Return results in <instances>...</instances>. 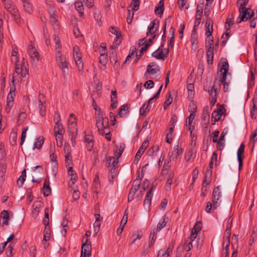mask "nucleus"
<instances>
[{
	"mask_svg": "<svg viewBox=\"0 0 257 257\" xmlns=\"http://www.w3.org/2000/svg\"><path fill=\"white\" fill-rule=\"evenodd\" d=\"M24 61L25 59L23 58L21 64H16L15 66V71L13 74L12 81L13 84L16 79L25 77L28 74V69L27 68L28 64L26 63Z\"/></svg>",
	"mask_w": 257,
	"mask_h": 257,
	"instance_id": "1",
	"label": "nucleus"
},
{
	"mask_svg": "<svg viewBox=\"0 0 257 257\" xmlns=\"http://www.w3.org/2000/svg\"><path fill=\"white\" fill-rule=\"evenodd\" d=\"M220 63L221 64V67L220 71L222 72L223 71V72L221 73L222 76L220 79H218L217 78H216L214 80L213 86H214V88H216L217 87H219L221 84H223L225 81H226L227 73L229 69V65L227 60L226 59L222 58L220 60Z\"/></svg>",
	"mask_w": 257,
	"mask_h": 257,
	"instance_id": "2",
	"label": "nucleus"
},
{
	"mask_svg": "<svg viewBox=\"0 0 257 257\" xmlns=\"http://www.w3.org/2000/svg\"><path fill=\"white\" fill-rule=\"evenodd\" d=\"M56 58L58 67L62 71L64 75H66L68 72V67L66 61V58L61 52H56Z\"/></svg>",
	"mask_w": 257,
	"mask_h": 257,
	"instance_id": "3",
	"label": "nucleus"
},
{
	"mask_svg": "<svg viewBox=\"0 0 257 257\" xmlns=\"http://www.w3.org/2000/svg\"><path fill=\"white\" fill-rule=\"evenodd\" d=\"M163 87V84H162L158 90L157 93L152 98H151L148 101L147 104H144L143 106L140 109V114L141 115L145 116L147 113H148L151 109L150 103L154 100H156L161 92L162 88Z\"/></svg>",
	"mask_w": 257,
	"mask_h": 257,
	"instance_id": "4",
	"label": "nucleus"
},
{
	"mask_svg": "<svg viewBox=\"0 0 257 257\" xmlns=\"http://www.w3.org/2000/svg\"><path fill=\"white\" fill-rule=\"evenodd\" d=\"M96 125L98 128L99 134L103 135L106 130L109 129V121L107 117H104L102 119L96 120Z\"/></svg>",
	"mask_w": 257,
	"mask_h": 257,
	"instance_id": "5",
	"label": "nucleus"
},
{
	"mask_svg": "<svg viewBox=\"0 0 257 257\" xmlns=\"http://www.w3.org/2000/svg\"><path fill=\"white\" fill-rule=\"evenodd\" d=\"M203 3H200L197 5V11L195 16V21L194 23V28L192 30L193 35H195L196 30L200 24L202 15L203 13Z\"/></svg>",
	"mask_w": 257,
	"mask_h": 257,
	"instance_id": "6",
	"label": "nucleus"
},
{
	"mask_svg": "<svg viewBox=\"0 0 257 257\" xmlns=\"http://www.w3.org/2000/svg\"><path fill=\"white\" fill-rule=\"evenodd\" d=\"M164 43L161 44V46L156 50L152 54V56L157 59H162L164 60L168 56L169 50L168 48L163 50Z\"/></svg>",
	"mask_w": 257,
	"mask_h": 257,
	"instance_id": "7",
	"label": "nucleus"
},
{
	"mask_svg": "<svg viewBox=\"0 0 257 257\" xmlns=\"http://www.w3.org/2000/svg\"><path fill=\"white\" fill-rule=\"evenodd\" d=\"M239 13L240 19L239 21H237V23L239 24L242 21H246L249 19H251L253 16V12L251 9L246 8H241L239 9Z\"/></svg>",
	"mask_w": 257,
	"mask_h": 257,
	"instance_id": "8",
	"label": "nucleus"
},
{
	"mask_svg": "<svg viewBox=\"0 0 257 257\" xmlns=\"http://www.w3.org/2000/svg\"><path fill=\"white\" fill-rule=\"evenodd\" d=\"M76 118L74 117L73 120L68 119L67 131L70 134L71 140L75 138L77 135L78 129L77 127Z\"/></svg>",
	"mask_w": 257,
	"mask_h": 257,
	"instance_id": "9",
	"label": "nucleus"
},
{
	"mask_svg": "<svg viewBox=\"0 0 257 257\" xmlns=\"http://www.w3.org/2000/svg\"><path fill=\"white\" fill-rule=\"evenodd\" d=\"M28 54L34 62H37L39 59V53L34 47V44L31 41L28 47Z\"/></svg>",
	"mask_w": 257,
	"mask_h": 257,
	"instance_id": "10",
	"label": "nucleus"
},
{
	"mask_svg": "<svg viewBox=\"0 0 257 257\" xmlns=\"http://www.w3.org/2000/svg\"><path fill=\"white\" fill-rule=\"evenodd\" d=\"M82 241L83 242L85 241L82 245L81 247V255L86 257L89 256L90 257L91 255V246L90 243H87L88 239L87 238H83Z\"/></svg>",
	"mask_w": 257,
	"mask_h": 257,
	"instance_id": "11",
	"label": "nucleus"
},
{
	"mask_svg": "<svg viewBox=\"0 0 257 257\" xmlns=\"http://www.w3.org/2000/svg\"><path fill=\"white\" fill-rule=\"evenodd\" d=\"M148 146H149V141L148 140H145L143 142L141 146L139 148V150L137 152V154L135 156V159L134 160V163L135 164H138V163L139 162V161L140 160V159L141 158V156L145 152L146 149L148 148Z\"/></svg>",
	"mask_w": 257,
	"mask_h": 257,
	"instance_id": "12",
	"label": "nucleus"
},
{
	"mask_svg": "<svg viewBox=\"0 0 257 257\" xmlns=\"http://www.w3.org/2000/svg\"><path fill=\"white\" fill-rule=\"evenodd\" d=\"M221 193L219 192V186L214 188L212 193V203L213 209H216L219 205L218 201L221 197Z\"/></svg>",
	"mask_w": 257,
	"mask_h": 257,
	"instance_id": "13",
	"label": "nucleus"
},
{
	"mask_svg": "<svg viewBox=\"0 0 257 257\" xmlns=\"http://www.w3.org/2000/svg\"><path fill=\"white\" fill-rule=\"evenodd\" d=\"M140 187L139 180L136 179L133 183V186L130 189L128 196V201H132L135 198V196Z\"/></svg>",
	"mask_w": 257,
	"mask_h": 257,
	"instance_id": "14",
	"label": "nucleus"
},
{
	"mask_svg": "<svg viewBox=\"0 0 257 257\" xmlns=\"http://www.w3.org/2000/svg\"><path fill=\"white\" fill-rule=\"evenodd\" d=\"M223 109V107H221L219 110H215L212 112L211 122L213 125L215 124V122L218 121L221 118Z\"/></svg>",
	"mask_w": 257,
	"mask_h": 257,
	"instance_id": "15",
	"label": "nucleus"
},
{
	"mask_svg": "<svg viewBox=\"0 0 257 257\" xmlns=\"http://www.w3.org/2000/svg\"><path fill=\"white\" fill-rule=\"evenodd\" d=\"M23 4V9L26 13L29 14H32L33 12V4L29 0H21Z\"/></svg>",
	"mask_w": 257,
	"mask_h": 257,
	"instance_id": "16",
	"label": "nucleus"
},
{
	"mask_svg": "<svg viewBox=\"0 0 257 257\" xmlns=\"http://www.w3.org/2000/svg\"><path fill=\"white\" fill-rule=\"evenodd\" d=\"M210 95V103L213 106L216 102L217 100V89L212 86L211 90L208 91Z\"/></svg>",
	"mask_w": 257,
	"mask_h": 257,
	"instance_id": "17",
	"label": "nucleus"
},
{
	"mask_svg": "<svg viewBox=\"0 0 257 257\" xmlns=\"http://www.w3.org/2000/svg\"><path fill=\"white\" fill-rule=\"evenodd\" d=\"M244 145L243 143H241L240 145L239 149H238L237 156V160L239 162L238 168L239 170H240L242 167V160L243 159L241 156V154L243 153L244 151Z\"/></svg>",
	"mask_w": 257,
	"mask_h": 257,
	"instance_id": "18",
	"label": "nucleus"
},
{
	"mask_svg": "<svg viewBox=\"0 0 257 257\" xmlns=\"http://www.w3.org/2000/svg\"><path fill=\"white\" fill-rule=\"evenodd\" d=\"M13 17L14 21L17 24H20L21 23L22 19L17 8L14 9L9 12Z\"/></svg>",
	"mask_w": 257,
	"mask_h": 257,
	"instance_id": "19",
	"label": "nucleus"
},
{
	"mask_svg": "<svg viewBox=\"0 0 257 257\" xmlns=\"http://www.w3.org/2000/svg\"><path fill=\"white\" fill-rule=\"evenodd\" d=\"M13 17L14 21L17 24H20L21 23L22 19L17 8L14 9L9 12Z\"/></svg>",
	"mask_w": 257,
	"mask_h": 257,
	"instance_id": "20",
	"label": "nucleus"
},
{
	"mask_svg": "<svg viewBox=\"0 0 257 257\" xmlns=\"http://www.w3.org/2000/svg\"><path fill=\"white\" fill-rule=\"evenodd\" d=\"M85 142L87 143L86 147L89 151H91L94 146L93 136L92 135H85Z\"/></svg>",
	"mask_w": 257,
	"mask_h": 257,
	"instance_id": "21",
	"label": "nucleus"
},
{
	"mask_svg": "<svg viewBox=\"0 0 257 257\" xmlns=\"http://www.w3.org/2000/svg\"><path fill=\"white\" fill-rule=\"evenodd\" d=\"M5 8L8 12L16 8L17 7L12 0H2Z\"/></svg>",
	"mask_w": 257,
	"mask_h": 257,
	"instance_id": "22",
	"label": "nucleus"
},
{
	"mask_svg": "<svg viewBox=\"0 0 257 257\" xmlns=\"http://www.w3.org/2000/svg\"><path fill=\"white\" fill-rule=\"evenodd\" d=\"M43 194L44 196H48L51 192V189L49 186V178L47 177L43 184Z\"/></svg>",
	"mask_w": 257,
	"mask_h": 257,
	"instance_id": "23",
	"label": "nucleus"
},
{
	"mask_svg": "<svg viewBox=\"0 0 257 257\" xmlns=\"http://www.w3.org/2000/svg\"><path fill=\"white\" fill-rule=\"evenodd\" d=\"M153 188L150 189L149 191L147 192L144 202V205L145 207L147 206L148 207H149L151 205V201L153 195Z\"/></svg>",
	"mask_w": 257,
	"mask_h": 257,
	"instance_id": "24",
	"label": "nucleus"
},
{
	"mask_svg": "<svg viewBox=\"0 0 257 257\" xmlns=\"http://www.w3.org/2000/svg\"><path fill=\"white\" fill-rule=\"evenodd\" d=\"M232 220L233 218L231 217H230L227 220L224 237H228V238H230Z\"/></svg>",
	"mask_w": 257,
	"mask_h": 257,
	"instance_id": "25",
	"label": "nucleus"
},
{
	"mask_svg": "<svg viewBox=\"0 0 257 257\" xmlns=\"http://www.w3.org/2000/svg\"><path fill=\"white\" fill-rule=\"evenodd\" d=\"M209 108L208 106L204 107L201 116L202 121H204L206 124L209 123Z\"/></svg>",
	"mask_w": 257,
	"mask_h": 257,
	"instance_id": "26",
	"label": "nucleus"
},
{
	"mask_svg": "<svg viewBox=\"0 0 257 257\" xmlns=\"http://www.w3.org/2000/svg\"><path fill=\"white\" fill-rule=\"evenodd\" d=\"M146 73L150 74V78L154 79L160 75V69L147 68Z\"/></svg>",
	"mask_w": 257,
	"mask_h": 257,
	"instance_id": "27",
	"label": "nucleus"
},
{
	"mask_svg": "<svg viewBox=\"0 0 257 257\" xmlns=\"http://www.w3.org/2000/svg\"><path fill=\"white\" fill-rule=\"evenodd\" d=\"M111 107L112 109H115L117 107V92L115 90H112L111 93Z\"/></svg>",
	"mask_w": 257,
	"mask_h": 257,
	"instance_id": "28",
	"label": "nucleus"
},
{
	"mask_svg": "<svg viewBox=\"0 0 257 257\" xmlns=\"http://www.w3.org/2000/svg\"><path fill=\"white\" fill-rule=\"evenodd\" d=\"M164 10V3L163 1H160L158 5L156 7L155 12L157 15L160 16V17L163 14Z\"/></svg>",
	"mask_w": 257,
	"mask_h": 257,
	"instance_id": "29",
	"label": "nucleus"
},
{
	"mask_svg": "<svg viewBox=\"0 0 257 257\" xmlns=\"http://www.w3.org/2000/svg\"><path fill=\"white\" fill-rule=\"evenodd\" d=\"M139 45L140 46H142V48L140 50V53H143L146 52L148 47L150 46V43L149 42H146L145 38H143L139 41Z\"/></svg>",
	"mask_w": 257,
	"mask_h": 257,
	"instance_id": "30",
	"label": "nucleus"
},
{
	"mask_svg": "<svg viewBox=\"0 0 257 257\" xmlns=\"http://www.w3.org/2000/svg\"><path fill=\"white\" fill-rule=\"evenodd\" d=\"M65 130L61 123H57L55 125L54 128V135H63Z\"/></svg>",
	"mask_w": 257,
	"mask_h": 257,
	"instance_id": "31",
	"label": "nucleus"
},
{
	"mask_svg": "<svg viewBox=\"0 0 257 257\" xmlns=\"http://www.w3.org/2000/svg\"><path fill=\"white\" fill-rule=\"evenodd\" d=\"M183 153V149L179 148V146H176L172 153L171 158L173 160L176 159L178 157Z\"/></svg>",
	"mask_w": 257,
	"mask_h": 257,
	"instance_id": "32",
	"label": "nucleus"
},
{
	"mask_svg": "<svg viewBox=\"0 0 257 257\" xmlns=\"http://www.w3.org/2000/svg\"><path fill=\"white\" fill-rule=\"evenodd\" d=\"M205 26L206 34L207 36H212L213 32V23L212 21L209 19H207L206 21Z\"/></svg>",
	"mask_w": 257,
	"mask_h": 257,
	"instance_id": "33",
	"label": "nucleus"
},
{
	"mask_svg": "<svg viewBox=\"0 0 257 257\" xmlns=\"http://www.w3.org/2000/svg\"><path fill=\"white\" fill-rule=\"evenodd\" d=\"M44 142V138L43 137H39L36 140V142L34 143L33 147V150H34L36 149H40Z\"/></svg>",
	"mask_w": 257,
	"mask_h": 257,
	"instance_id": "34",
	"label": "nucleus"
},
{
	"mask_svg": "<svg viewBox=\"0 0 257 257\" xmlns=\"http://www.w3.org/2000/svg\"><path fill=\"white\" fill-rule=\"evenodd\" d=\"M75 8L76 10L78 12L79 14V16L80 17H84V9H83V3L82 2H76L75 3Z\"/></svg>",
	"mask_w": 257,
	"mask_h": 257,
	"instance_id": "35",
	"label": "nucleus"
},
{
	"mask_svg": "<svg viewBox=\"0 0 257 257\" xmlns=\"http://www.w3.org/2000/svg\"><path fill=\"white\" fill-rule=\"evenodd\" d=\"M102 220L103 218L102 217H95V221L93 224L94 231L95 234H96L99 231L101 221H102Z\"/></svg>",
	"mask_w": 257,
	"mask_h": 257,
	"instance_id": "36",
	"label": "nucleus"
},
{
	"mask_svg": "<svg viewBox=\"0 0 257 257\" xmlns=\"http://www.w3.org/2000/svg\"><path fill=\"white\" fill-rule=\"evenodd\" d=\"M174 176V172L173 171H171L169 174V178L167 180L166 184L165 186V189L167 191L171 189V185L173 182V178Z\"/></svg>",
	"mask_w": 257,
	"mask_h": 257,
	"instance_id": "37",
	"label": "nucleus"
},
{
	"mask_svg": "<svg viewBox=\"0 0 257 257\" xmlns=\"http://www.w3.org/2000/svg\"><path fill=\"white\" fill-rule=\"evenodd\" d=\"M40 204L39 202H35L32 205V214L34 218H36L39 212Z\"/></svg>",
	"mask_w": 257,
	"mask_h": 257,
	"instance_id": "38",
	"label": "nucleus"
},
{
	"mask_svg": "<svg viewBox=\"0 0 257 257\" xmlns=\"http://www.w3.org/2000/svg\"><path fill=\"white\" fill-rule=\"evenodd\" d=\"M93 17L95 21L97 22L98 25L99 26L101 25V18L102 16L101 15L100 11L97 9H95L93 11Z\"/></svg>",
	"mask_w": 257,
	"mask_h": 257,
	"instance_id": "39",
	"label": "nucleus"
},
{
	"mask_svg": "<svg viewBox=\"0 0 257 257\" xmlns=\"http://www.w3.org/2000/svg\"><path fill=\"white\" fill-rule=\"evenodd\" d=\"M195 117V114H190L189 116L187 118L186 121L188 123L187 126H188V130L190 131L191 134H192V131L194 129V126L192 125V123Z\"/></svg>",
	"mask_w": 257,
	"mask_h": 257,
	"instance_id": "40",
	"label": "nucleus"
},
{
	"mask_svg": "<svg viewBox=\"0 0 257 257\" xmlns=\"http://www.w3.org/2000/svg\"><path fill=\"white\" fill-rule=\"evenodd\" d=\"M1 217L3 219V223L8 225L10 219L9 212L7 210H3L1 213Z\"/></svg>",
	"mask_w": 257,
	"mask_h": 257,
	"instance_id": "41",
	"label": "nucleus"
},
{
	"mask_svg": "<svg viewBox=\"0 0 257 257\" xmlns=\"http://www.w3.org/2000/svg\"><path fill=\"white\" fill-rule=\"evenodd\" d=\"M39 113L41 116H44L46 113L45 102L42 101L41 98L39 100Z\"/></svg>",
	"mask_w": 257,
	"mask_h": 257,
	"instance_id": "42",
	"label": "nucleus"
},
{
	"mask_svg": "<svg viewBox=\"0 0 257 257\" xmlns=\"http://www.w3.org/2000/svg\"><path fill=\"white\" fill-rule=\"evenodd\" d=\"M213 38L212 36H207L206 39V47L207 48V50H213Z\"/></svg>",
	"mask_w": 257,
	"mask_h": 257,
	"instance_id": "43",
	"label": "nucleus"
},
{
	"mask_svg": "<svg viewBox=\"0 0 257 257\" xmlns=\"http://www.w3.org/2000/svg\"><path fill=\"white\" fill-rule=\"evenodd\" d=\"M53 41H54L55 45H56V47H55L56 51V52H58V51L61 52L62 46H61V42H60L59 37L58 36H57L56 35H53Z\"/></svg>",
	"mask_w": 257,
	"mask_h": 257,
	"instance_id": "44",
	"label": "nucleus"
},
{
	"mask_svg": "<svg viewBox=\"0 0 257 257\" xmlns=\"http://www.w3.org/2000/svg\"><path fill=\"white\" fill-rule=\"evenodd\" d=\"M128 110V107L127 104H123L119 108L118 115L120 117H122L127 113Z\"/></svg>",
	"mask_w": 257,
	"mask_h": 257,
	"instance_id": "45",
	"label": "nucleus"
},
{
	"mask_svg": "<svg viewBox=\"0 0 257 257\" xmlns=\"http://www.w3.org/2000/svg\"><path fill=\"white\" fill-rule=\"evenodd\" d=\"M159 146L158 145H154L148 150L147 154L150 156H156L159 151Z\"/></svg>",
	"mask_w": 257,
	"mask_h": 257,
	"instance_id": "46",
	"label": "nucleus"
},
{
	"mask_svg": "<svg viewBox=\"0 0 257 257\" xmlns=\"http://www.w3.org/2000/svg\"><path fill=\"white\" fill-rule=\"evenodd\" d=\"M73 52L74 61L77 59H82L81 54L80 52V50L78 46H75L73 47Z\"/></svg>",
	"mask_w": 257,
	"mask_h": 257,
	"instance_id": "47",
	"label": "nucleus"
},
{
	"mask_svg": "<svg viewBox=\"0 0 257 257\" xmlns=\"http://www.w3.org/2000/svg\"><path fill=\"white\" fill-rule=\"evenodd\" d=\"M14 86L11 87L10 91L8 95L7 96V101H12L14 102V96L15 95V90L16 88L14 84H13Z\"/></svg>",
	"mask_w": 257,
	"mask_h": 257,
	"instance_id": "48",
	"label": "nucleus"
},
{
	"mask_svg": "<svg viewBox=\"0 0 257 257\" xmlns=\"http://www.w3.org/2000/svg\"><path fill=\"white\" fill-rule=\"evenodd\" d=\"M93 187L94 189V191L98 192L99 189L100 188V183L99 181L98 176L96 175L94 179Z\"/></svg>",
	"mask_w": 257,
	"mask_h": 257,
	"instance_id": "49",
	"label": "nucleus"
},
{
	"mask_svg": "<svg viewBox=\"0 0 257 257\" xmlns=\"http://www.w3.org/2000/svg\"><path fill=\"white\" fill-rule=\"evenodd\" d=\"M118 159L113 157H109L108 160V166H112V167L117 168L118 167Z\"/></svg>",
	"mask_w": 257,
	"mask_h": 257,
	"instance_id": "50",
	"label": "nucleus"
},
{
	"mask_svg": "<svg viewBox=\"0 0 257 257\" xmlns=\"http://www.w3.org/2000/svg\"><path fill=\"white\" fill-rule=\"evenodd\" d=\"M213 50L206 51V55L207 57V62L208 64H212L213 61Z\"/></svg>",
	"mask_w": 257,
	"mask_h": 257,
	"instance_id": "51",
	"label": "nucleus"
},
{
	"mask_svg": "<svg viewBox=\"0 0 257 257\" xmlns=\"http://www.w3.org/2000/svg\"><path fill=\"white\" fill-rule=\"evenodd\" d=\"M107 62V55L105 54V52L100 53L99 57V63L104 65Z\"/></svg>",
	"mask_w": 257,
	"mask_h": 257,
	"instance_id": "52",
	"label": "nucleus"
},
{
	"mask_svg": "<svg viewBox=\"0 0 257 257\" xmlns=\"http://www.w3.org/2000/svg\"><path fill=\"white\" fill-rule=\"evenodd\" d=\"M75 64L79 72H82L83 70V63L82 59L75 60Z\"/></svg>",
	"mask_w": 257,
	"mask_h": 257,
	"instance_id": "53",
	"label": "nucleus"
},
{
	"mask_svg": "<svg viewBox=\"0 0 257 257\" xmlns=\"http://www.w3.org/2000/svg\"><path fill=\"white\" fill-rule=\"evenodd\" d=\"M56 138L57 146L61 147L63 144V135H54Z\"/></svg>",
	"mask_w": 257,
	"mask_h": 257,
	"instance_id": "54",
	"label": "nucleus"
},
{
	"mask_svg": "<svg viewBox=\"0 0 257 257\" xmlns=\"http://www.w3.org/2000/svg\"><path fill=\"white\" fill-rule=\"evenodd\" d=\"M188 110L190 114H195L197 110L196 105L193 102H191L189 105Z\"/></svg>",
	"mask_w": 257,
	"mask_h": 257,
	"instance_id": "55",
	"label": "nucleus"
},
{
	"mask_svg": "<svg viewBox=\"0 0 257 257\" xmlns=\"http://www.w3.org/2000/svg\"><path fill=\"white\" fill-rule=\"evenodd\" d=\"M167 222L164 218H162L158 223L157 226V230L160 231L163 227L166 225Z\"/></svg>",
	"mask_w": 257,
	"mask_h": 257,
	"instance_id": "56",
	"label": "nucleus"
},
{
	"mask_svg": "<svg viewBox=\"0 0 257 257\" xmlns=\"http://www.w3.org/2000/svg\"><path fill=\"white\" fill-rule=\"evenodd\" d=\"M159 24V22L157 19L154 20L148 27V30H149V32H151L152 30L156 26H157L158 27Z\"/></svg>",
	"mask_w": 257,
	"mask_h": 257,
	"instance_id": "57",
	"label": "nucleus"
},
{
	"mask_svg": "<svg viewBox=\"0 0 257 257\" xmlns=\"http://www.w3.org/2000/svg\"><path fill=\"white\" fill-rule=\"evenodd\" d=\"M50 21L52 25H56L57 22V16L55 12L52 11V13L50 15Z\"/></svg>",
	"mask_w": 257,
	"mask_h": 257,
	"instance_id": "58",
	"label": "nucleus"
},
{
	"mask_svg": "<svg viewBox=\"0 0 257 257\" xmlns=\"http://www.w3.org/2000/svg\"><path fill=\"white\" fill-rule=\"evenodd\" d=\"M94 109L95 110V115L96 120L104 118L103 117L102 112L100 109H97L94 107Z\"/></svg>",
	"mask_w": 257,
	"mask_h": 257,
	"instance_id": "59",
	"label": "nucleus"
},
{
	"mask_svg": "<svg viewBox=\"0 0 257 257\" xmlns=\"http://www.w3.org/2000/svg\"><path fill=\"white\" fill-rule=\"evenodd\" d=\"M156 236H157V232L156 231L154 230L150 234V239L151 241H150V246H151L154 243L156 239Z\"/></svg>",
	"mask_w": 257,
	"mask_h": 257,
	"instance_id": "60",
	"label": "nucleus"
},
{
	"mask_svg": "<svg viewBox=\"0 0 257 257\" xmlns=\"http://www.w3.org/2000/svg\"><path fill=\"white\" fill-rule=\"evenodd\" d=\"M28 129V127H27L26 128H24L23 130L22 134H21V142H20V145H22L23 143L25 142L26 137V133Z\"/></svg>",
	"mask_w": 257,
	"mask_h": 257,
	"instance_id": "61",
	"label": "nucleus"
},
{
	"mask_svg": "<svg viewBox=\"0 0 257 257\" xmlns=\"http://www.w3.org/2000/svg\"><path fill=\"white\" fill-rule=\"evenodd\" d=\"M131 5L133 7V10L136 11L139 9L140 1L139 0H133Z\"/></svg>",
	"mask_w": 257,
	"mask_h": 257,
	"instance_id": "62",
	"label": "nucleus"
},
{
	"mask_svg": "<svg viewBox=\"0 0 257 257\" xmlns=\"http://www.w3.org/2000/svg\"><path fill=\"white\" fill-rule=\"evenodd\" d=\"M110 32L112 34L115 35L116 36H121L120 30L117 28H115V27H112V26L110 28Z\"/></svg>",
	"mask_w": 257,
	"mask_h": 257,
	"instance_id": "63",
	"label": "nucleus"
},
{
	"mask_svg": "<svg viewBox=\"0 0 257 257\" xmlns=\"http://www.w3.org/2000/svg\"><path fill=\"white\" fill-rule=\"evenodd\" d=\"M248 3V0H238V7L239 9L241 8H245Z\"/></svg>",
	"mask_w": 257,
	"mask_h": 257,
	"instance_id": "64",
	"label": "nucleus"
}]
</instances>
